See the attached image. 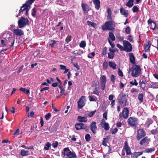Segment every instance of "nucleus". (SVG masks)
<instances>
[{
    "instance_id": "nucleus-54",
    "label": "nucleus",
    "mask_w": 158,
    "mask_h": 158,
    "mask_svg": "<svg viewBox=\"0 0 158 158\" xmlns=\"http://www.w3.org/2000/svg\"><path fill=\"white\" fill-rule=\"evenodd\" d=\"M52 132H56L57 129V125L54 124L52 127Z\"/></svg>"
},
{
    "instance_id": "nucleus-40",
    "label": "nucleus",
    "mask_w": 158,
    "mask_h": 158,
    "mask_svg": "<svg viewBox=\"0 0 158 158\" xmlns=\"http://www.w3.org/2000/svg\"><path fill=\"white\" fill-rule=\"evenodd\" d=\"M37 10L36 8L35 7H34L31 10V15H32L35 17V16L36 14Z\"/></svg>"
},
{
    "instance_id": "nucleus-7",
    "label": "nucleus",
    "mask_w": 158,
    "mask_h": 158,
    "mask_svg": "<svg viewBox=\"0 0 158 158\" xmlns=\"http://www.w3.org/2000/svg\"><path fill=\"white\" fill-rule=\"evenodd\" d=\"M30 6H29V5L27 4H24L21 6L19 13V16H20L23 14L24 11L25 10V15L26 16L28 15V12L30 8Z\"/></svg>"
},
{
    "instance_id": "nucleus-53",
    "label": "nucleus",
    "mask_w": 158,
    "mask_h": 158,
    "mask_svg": "<svg viewBox=\"0 0 158 158\" xmlns=\"http://www.w3.org/2000/svg\"><path fill=\"white\" fill-rule=\"evenodd\" d=\"M116 46L121 51H124V47H123L119 44H116Z\"/></svg>"
},
{
    "instance_id": "nucleus-51",
    "label": "nucleus",
    "mask_w": 158,
    "mask_h": 158,
    "mask_svg": "<svg viewBox=\"0 0 158 158\" xmlns=\"http://www.w3.org/2000/svg\"><path fill=\"white\" fill-rule=\"evenodd\" d=\"M127 40L131 42H133L134 40L133 36L131 35H128L127 36Z\"/></svg>"
},
{
    "instance_id": "nucleus-8",
    "label": "nucleus",
    "mask_w": 158,
    "mask_h": 158,
    "mask_svg": "<svg viewBox=\"0 0 158 158\" xmlns=\"http://www.w3.org/2000/svg\"><path fill=\"white\" fill-rule=\"evenodd\" d=\"M123 46L124 47V51L127 52H131L132 49V47L131 44L128 41L123 40Z\"/></svg>"
},
{
    "instance_id": "nucleus-48",
    "label": "nucleus",
    "mask_w": 158,
    "mask_h": 158,
    "mask_svg": "<svg viewBox=\"0 0 158 158\" xmlns=\"http://www.w3.org/2000/svg\"><path fill=\"white\" fill-rule=\"evenodd\" d=\"M91 137L89 134H86L85 136V138L86 141H89L91 139Z\"/></svg>"
},
{
    "instance_id": "nucleus-62",
    "label": "nucleus",
    "mask_w": 158,
    "mask_h": 158,
    "mask_svg": "<svg viewBox=\"0 0 158 158\" xmlns=\"http://www.w3.org/2000/svg\"><path fill=\"white\" fill-rule=\"evenodd\" d=\"M106 83H100L101 85V89L102 90H104L105 88Z\"/></svg>"
},
{
    "instance_id": "nucleus-39",
    "label": "nucleus",
    "mask_w": 158,
    "mask_h": 158,
    "mask_svg": "<svg viewBox=\"0 0 158 158\" xmlns=\"http://www.w3.org/2000/svg\"><path fill=\"white\" fill-rule=\"evenodd\" d=\"M153 23L155 25L154 27V28H152L153 30H154L156 28V23L153 21H152L151 19H149L148 21V24H150Z\"/></svg>"
},
{
    "instance_id": "nucleus-4",
    "label": "nucleus",
    "mask_w": 158,
    "mask_h": 158,
    "mask_svg": "<svg viewBox=\"0 0 158 158\" xmlns=\"http://www.w3.org/2000/svg\"><path fill=\"white\" fill-rule=\"evenodd\" d=\"M117 100L118 104L122 105L123 107L127 106V98L125 93H121L119 94Z\"/></svg>"
},
{
    "instance_id": "nucleus-47",
    "label": "nucleus",
    "mask_w": 158,
    "mask_h": 158,
    "mask_svg": "<svg viewBox=\"0 0 158 158\" xmlns=\"http://www.w3.org/2000/svg\"><path fill=\"white\" fill-rule=\"evenodd\" d=\"M108 66V65L107 62L106 60H105L103 64V69H106L107 68Z\"/></svg>"
},
{
    "instance_id": "nucleus-28",
    "label": "nucleus",
    "mask_w": 158,
    "mask_h": 158,
    "mask_svg": "<svg viewBox=\"0 0 158 158\" xmlns=\"http://www.w3.org/2000/svg\"><path fill=\"white\" fill-rule=\"evenodd\" d=\"M108 64L109 66L113 69H115L116 67V64L112 61H109Z\"/></svg>"
},
{
    "instance_id": "nucleus-2",
    "label": "nucleus",
    "mask_w": 158,
    "mask_h": 158,
    "mask_svg": "<svg viewBox=\"0 0 158 158\" xmlns=\"http://www.w3.org/2000/svg\"><path fill=\"white\" fill-rule=\"evenodd\" d=\"M141 71V68L139 65H133L131 68L129 69L128 73H130L131 72V76L136 77L139 76Z\"/></svg>"
},
{
    "instance_id": "nucleus-17",
    "label": "nucleus",
    "mask_w": 158,
    "mask_h": 158,
    "mask_svg": "<svg viewBox=\"0 0 158 158\" xmlns=\"http://www.w3.org/2000/svg\"><path fill=\"white\" fill-rule=\"evenodd\" d=\"M150 141V139L148 138V137L146 136L142 139L140 142L139 144L141 145H143L145 143H147L148 144L149 143V142Z\"/></svg>"
},
{
    "instance_id": "nucleus-55",
    "label": "nucleus",
    "mask_w": 158,
    "mask_h": 158,
    "mask_svg": "<svg viewBox=\"0 0 158 158\" xmlns=\"http://www.w3.org/2000/svg\"><path fill=\"white\" fill-rule=\"evenodd\" d=\"M51 115L50 113H48L47 114H46L45 116V117L46 119V120H48L51 117Z\"/></svg>"
},
{
    "instance_id": "nucleus-56",
    "label": "nucleus",
    "mask_w": 158,
    "mask_h": 158,
    "mask_svg": "<svg viewBox=\"0 0 158 158\" xmlns=\"http://www.w3.org/2000/svg\"><path fill=\"white\" fill-rule=\"evenodd\" d=\"M125 32L128 34H130L131 32V28L129 27H127L125 29Z\"/></svg>"
},
{
    "instance_id": "nucleus-36",
    "label": "nucleus",
    "mask_w": 158,
    "mask_h": 158,
    "mask_svg": "<svg viewBox=\"0 0 158 158\" xmlns=\"http://www.w3.org/2000/svg\"><path fill=\"white\" fill-rule=\"evenodd\" d=\"M106 77L105 76L103 75L101 77L100 83H106Z\"/></svg>"
},
{
    "instance_id": "nucleus-20",
    "label": "nucleus",
    "mask_w": 158,
    "mask_h": 158,
    "mask_svg": "<svg viewBox=\"0 0 158 158\" xmlns=\"http://www.w3.org/2000/svg\"><path fill=\"white\" fill-rule=\"evenodd\" d=\"M77 120L80 122L86 123L87 122V118L85 117L79 116L77 118Z\"/></svg>"
},
{
    "instance_id": "nucleus-12",
    "label": "nucleus",
    "mask_w": 158,
    "mask_h": 158,
    "mask_svg": "<svg viewBox=\"0 0 158 158\" xmlns=\"http://www.w3.org/2000/svg\"><path fill=\"white\" fill-rule=\"evenodd\" d=\"M75 127L77 130L85 129L86 131H88V127L86 125L82 123H77L75 125Z\"/></svg>"
},
{
    "instance_id": "nucleus-46",
    "label": "nucleus",
    "mask_w": 158,
    "mask_h": 158,
    "mask_svg": "<svg viewBox=\"0 0 158 158\" xmlns=\"http://www.w3.org/2000/svg\"><path fill=\"white\" fill-rule=\"evenodd\" d=\"M86 45V44L85 41L82 40L81 41V42L79 44V46L80 47L83 48L85 47Z\"/></svg>"
},
{
    "instance_id": "nucleus-26",
    "label": "nucleus",
    "mask_w": 158,
    "mask_h": 158,
    "mask_svg": "<svg viewBox=\"0 0 158 158\" xmlns=\"http://www.w3.org/2000/svg\"><path fill=\"white\" fill-rule=\"evenodd\" d=\"M143 153V152H134L131 155V156L133 158L134 157L137 158L139 156L142 154Z\"/></svg>"
},
{
    "instance_id": "nucleus-9",
    "label": "nucleus",
    "mask_w": 158,
    "mask_h": 158,
    "mask_svg": "<svg viewBox=\"0 0 158 158\" xmlns=\"http://www.w3.org/2000/svg\"><path fill=\"white\" fill-rule=\"evenodd\" d=\"M129 114V110L128 108L125 107L122 112L120 113L119 114V118L121 119L123 117L125 119L127 118Z\"/></svg>"
},
{
    "instance_id": "nucleus-1",
    "label": "nucleus",
    "mask_w": 158,
    "mask_h": 158,
    "mask_svg": "<svg viewBox=\"0 0 158 158\" xmlns=\"http://www.w3.org/2000/svg\"><path fill=\"white\" fill-rule=\"evenodd\" d=\"M15 39L10 36L9 34H4L3 39L1 40V46L12 47L13 46L15 42Z\"/></svg>"
},
{
    "instance_id": "nucleus-14",
    "label": "nucleus",
    "mask_w": 158,
    "mask_h": 158,
    "mask_svg": "<svg viewBox=\"0 0 158 158\" xmlns=\"http://www.w3.org/2000/svg\"><path fill=\"white\" fill-rule=\"evenodd\" d=\"M13 31L14 34L17 36H21L24 35L23 31L21 29H14Z\"/></svg>"
},
{
    "instance_id": "nucleus-50",
    "label": "nucleus",
    "mask_w": 158,
    "mask_h": 158,
    "mask_svg": "<svg viewBox=\"0 0 158 158\" xmlns=\"http://www.w3.org/2000/svg\"><path fill=\"white\" fill-rule=\"evenodd\" d=\"M35 0H27L25 4H27L29 5V6H30V5H31Z\"/></svg>"
},
{
    "instance_id": "nucleus-43",
    "label": "nucleus",
    "mask_w": 158,
    "mask_h": 158,
    "mask_svg": "<svg viewBox=\"0 0 158 158\" xmlns=\"http://www.w3.org/2000/svg\"><path fill=\"white\" fill-rule=\"evenodd\" d=\"M155 150V148H147L145 150V152L147 153L151 152H152L154 151Z\"/></svg>"
},
{
    "instance_id": "nucleus-24",
    "label": "nucleus",
    "mask_w": 158,
    "mask_h": 158,
    "mask_svg": "<svg viewBox=\"0 0 158 158\" xmlns=\"http://www.w3.org/2000/svg\"><path fill=\"white\" fill-rule=\"evenodd\" d=\"M100 127L106 131H107L109 130L110 127L109 124L108 123H104V124H102V125L100 126Z\"/></svg>"
},
{
    "instance_id": "nucleus-23",
    "label": "nucleus",
    "mask_w": 158,
    "mask_h": 158,
    "mask_svg": "<svg viewBox=\"0 0 158 158\" xmlns=\"http://www.w3.org/2000/svg\"><path fill=\"white\" fill-rule=\"evenodd\" d=\"M81 6L83 12L84 13L86 12V9L89 8V6L88 4L86 3H82L81 5Z\"/></svg>"
},
{
    "instance_id": "nucleus-11",
    "label": "nucleus",
    "mask_w": 158,
    "mask_h": 158,
    "mask_svg": "<svg viewBox=\"0 0 158 158\" xmlns=\"http://www.w3.org/2000/svg\"><path fill=\"white\" fill-rule=\"evenodd\" d=\"M85 97L83 96H82L79 99V101L77 102V108L81 109L85 106Z\"/></svg>"
},
{
    "instance_id": "nucleus-60",
    "label": "nucleus",
    "mask_w": 158,
    "mask_h": 158,
    "mask_svg": "<svg viewBox=\"0 0 158 158\" xmlns=\"http://www.w3.org/2000/svg\"><path fill=\"white\" fill-rule=\"evenodd\" d=\"M19 129H18L15 131L13 135L15 137L17 136L18 135H19Z\"/></svg>"
},
{
    "instance_id": "nucleus-30",
    "label": "nucleus",
    "mask_w": 158,
    "mask_h": 158,
    "mask_svg": "<svg viewBox=\"0 0 158 158\" xmlns=\"http://www.w3.org/2000/svg\"><path fill=\"white\" fill-rule=\"evenodd\" d=\"M110 138L109 136H107L106 137L104 138L102 141V144L105 146H107L106 143L108 142Z\"/></svg>"
},
{
    "instance_id": "nucleus-41",
    "label": "nucleus",
    "mask_w": 158,
    "mask_h": 158,
    "mask_svg": "<svg viewBox=\"0 0 158 158\" xmlns=\"http://www.w3.org/2000/svg\"><path fill=\"white\" fill-rule=\"evenodd\" d=\"M110 81L112 82L113 84H114L115 82V80L116 79V77L113 74H112L110 76Z\"/></svg>"
},
{
    "instance_id": "nucleus-58",
    "label": "nucleus",
    "mask_w": 158,
    "mask_h": 158,
    "mask_svg": "<svg viewBox=\"0 0 158 158\" xmlns=\"http://www.w3.org/2000/svg\"><path fill=\"white\" fill-rule=\"evenodd\" d=\"M96 112V110H94L90 112L88 114V116L89 117H91L93 116L95 113Z\"/></svg>"
},
{
    "instance_id": "nucleus-13",
    "label": "nucleus",
    "mask_w": 158,
    "mask_h": 158,
    "mask_svg": "<svg viewBox=\"0 0 158 158\" xmlns=\"http://www.w3.org/2000/svg\"><path fill=\"white\" fill-rule=\"evenodd\" d=\"M89 126L90 129L92 133L94 134H96L97 130V127L96 126V123L94 121H93L92 122Z\"/></svg>"
},
{
    "instance_id": "nucleus-31",
    "label": "nucleus",
    "mask_w": 158,
    "mask_h": 158,
    "mask_svg": "<svg viewBox=\"0 0 158 158\" xmlns=\"http://www.w3.org/2000/svg\"><path fill=\"white\" fill-rule=\"evenodd\" d=\"M147 82L146 81H142L140 80L139 82V84L140 86L143 89H144L145 87V83H146Z\"/></svg>"
},
{
    "instance_id": "nucleus-35",
    "label": "nucleus",
    "mask_w": 158,
    "mask_h": 158,
    "mask_svg": "<svg viewBox=\"0 0 158 158\" xmlns=\"http://www.w3.org/2000/svg\"><path fill=\"white\" fill-rule=\"evenodd\" d=\"M99 87H95L93 92V94H96L98 96H99L100 93L99 91Z\"/></svg>"
},
{
    "instance_id": "nucleus-52",
    "label": "nucleus",
    "mask_w": 158,
    "mask_h": 158,
    "mask_svg": "<svg viewBox=\"0 0 158 158\" xmlns=\"http://www.w3.org/2000/svg\"><path fill=\"white\" fill-rule=\"evenodd\" d=\"M139 10V8L136 6H134L132 8V10L133 12H138Z\"/></svg>"
},
{
    "instance_id": "nucleus-19",
    "label": "nucleus",
    "mask_w": 158,
    "mask_h": 158,
    "mask_svg": "<svg viewBox=\"0 0 158 158\" xmlns=\"http://www.w3.org/2000/svg\"><path fill=\"white\" fill-rule=\"evenodd\" d=\"M151 46V42L148 40L146 43H145L143 47L145 52H148Z\"/></svg>"
},
{
    "instance_id": "nucleus-27",
    "label": "nucleus",
    "mask_w": 158,
    "mask_h": 158,
    "mask_svg": "<svg viewBox=\"0 0 158 158\" xmlns=\"http://www.w3.org/2000/svg\"><path fill=\"white\" fill-rule=\"evenodd\" d=\"M20 154L22 156H24L28 155L29 154V152L23 149L21 151Z\"/></svg>"
},
{
    "instance_id": "nucleus-6",
    "label": "nucleus",
    "mask_w": 158,
    "mask_h": 158,
    "mask_svg": "<svg viewBox=\"0 0 158 158\" xmlns=\"http://www.w3.org/2000/svg\"><path fill=\"white\" fill-rule=\"evenodd\" d=\"M138 119L134 117H130L127 122L129 125L135 127L138 124Z\"/></svg>"
},
{
    "instance_id": "nucleus-61",
    "label": "nucleus",
    "mask_w": 158,
    "mask_h": 158,
    "mask_svg": "<svg viewBox=\"0 0 158 158\" xmlns=\"http://www.w3.org/2000/svg\"><path fill=\"white\" fill-rule=\"evenodd\" d=\"M118 74L119 76L123 77V73L119 68L118 69Z\"/></svg>"
},
{
    "instance_id": "nucleus-15",
    "label": "nucleus",
    "mask_w": 158,
    "mask_h": 158,
    "mask_svg": "<svg viewBox=\"0 0 158 158\" xmlns=\"http://www.w3.org/2000/svg\"><path fill=\"white\" fill-rule=\"evenodd\" d=\"M123 149H125L126 152V155L131 154V152L130 148L128 146L127 141H126L124 143V147Z\"/></svg>"
},
{
    "instance_id": "nucleus-44",
    "label": "nucleus",
    "mask_w": 158,
    "mask_h": 158,
    "mask_svg": "<svg viewBox=\"0 0 158 158\" xmlns=\"http://www.w3.org/2000/svg\"><path fill=\"white\" fill-rule=\"evenodd\" d=\"M72 39V37L71 35H68L65 39V42L66 43L68 44L70 41Z\"/></svg>"
},
{
    "instance_id": "nucleus-29",
    "label": "nucleus",
    "mask_w": 158,
    "mask_h": 158,
    "mask_svg": "<svg viewBox=\"0 0 158 158\" xmlns=\"http://www.w3.org/2000/svg\"><path fill=\"white\" fill-rule=\"evenodd\" d=\"M134 0H129L126 5L129 8L131 7L134 5Z\"/></svg>"
},
{
    "instance_id": "nucleus-49",
    "label": "nucleus",
    "mask_w": 158,
    "mask_h": 158,
    "mask_svg": "<svg viewBox=\"0 0 158 158\" xmlns=\"http://www.w3.org/2000/svg\"><path fill=\"white\" fill-rule=\"evenodd\" d=\"M107 52V48L106 47H104L102 53V55H104L106 54Z\"/></svg>"
},
{
    "instance_id": "nucleus-45",
    "label": "nucleus",
    "mask_w": 158,
    "mask_h": 158,
    "mask_svg": "<svg viewBox=\"0 0 158 158\" xmlns=\"http://www.w3.org/2000/svg\"><path fill=\"white\" fill-rule=\"evenodd\" d=\"M153 122V121L151 119H148V121L146 122V123L147 125V127H149L150 125Z\"/></svg>"
},
{
    "instance_id": "nucleus-3",
    "label": "nucleus",
    "mask_w": 158,
    "mask_h": 158,
    "mask_svg": "<svg viewBox=\"0 0 158 158\" xmlns=\"http://www.w3.org/2000/svg\"><path fill=\"white\" fill-rule=\"evenodd\" d=\"M115 27V23L114 21H107L103 25L102 29L103 31H114Z\"/></svg>"
},
{
    "instance_id": "nucleus-59",
    "label": "nucleus",
    "mask_w": 158,
    "mask_h": 158,
    "mask_svg": "<svg viewBox=\"0 0 158 158\" xmlns=\"http://www.w3.org/2000/svg\"><path fill=\"white\" fill-rule=\"evenodd\" d=\"M93 85L95 87H98L99 85V82L97 80H95L94 82Z\"/></svg>"
},
{
    "instance_id": "nucleus-22",
    "label": "nucleus",
    "mask_w": 158,
    "mask_h": 158,
    "mask_svg": "<svg viewBox=\"0 0 158 158\" xmlns=\"http://www.w3.org/2000/svg\"><path fill=\"white\" fill-rule=\"evenodd\" d=\"M87 23L89 26H91L95 28H97V24L94 22H92L89 21H87Z\"/></svg>"
},
{
    "instance_id": "nucleus-33",
    "label": "nucleus",
    "mask_w": 158,
    "mask_h": 158,
    "mask_svg": "<svg viewBox=\"0 0 158 158\" xmlns=\"http://www.w3.org/2000/svg\"><path fill=\"white\" fill-rule=\"evenodd\" d=\"M83 51L81 49H79L77 50H76L75 51H74L73 53L76 55V56L77 55H81L83 54Z\"/></svg>"
},
{
    "instance_id": "nucleus-32",
    "label": "nucleus",
    "mask_w": 158,
    "mask_h": 158,
    "mask_svg": "<svg viewBox=\"0 0 158 158\" xmlns=\"http://www.w3.org/2000/svg\"><path fill=\"white\" fill-rule=\"evenodd\" d=\"M144 95L143 93L139 94L138 97V98L140 102V103H141L143 101V98Z\"/></svg>"
},
{
    "instance_id": "nucleus-16",
    "label": "nucleus",
    "mask_w": 158,
    "mask_h": 158,
    "mask_svg": "<svg viewBox=\"0 0 158 158\" xmlns=\"http://www.w3.org/2000/svg\"><path fill=\"white\" fill-rule=\"evenodd\" d=\"M95 8L97 10H99L100 7V2L99 0H92Z\"/></svg>"
},
{
    "instance_id": "nucleus-5",
    "label": "nucleus",
    "mask_w": 158,
    "mask_h": 158,
    "mask_svg": "<svg viewBox=\"0 0 158 158\" xmlns=\"http://www.w3.org/2000/svg\"><path fill=\"white\" fill-rule=\"evenodd\" d=\"M29 20L27 18L21 17L18 21V27L20 28H22L26 25H29Z\"/></svg>"
},
{
    "instance_id": "nucleus-57",
    "label": "nucleus",
    "mask_w": 158,
    "mask_h": 158,
    "mask_svg": "<svg viewBox=\"0 0 158 158\" xmlns=\"http://www.w3.org/2000/svg\"><path fill=\"white\" fill-rule=\"evenodd\" d=\"M51 41L52 42V44H49V45L51 46L52 47H53L55 46V44L57 41L56 40H51Z\"/></svg>"
},
{
    "instance_id": "nucleus-38",
    "label": "nucleus",
    "mask_w": 158,
    "mask_h": 158,
    "mask_svg": "<svg viewBox=\"0 0 158 158\" xmlns=\"http://www.w3.org/2000/svg\"><path fill=\"white\" fill-rule=\"evenodd\" d=\"M19 90L27 94H29L30 91L29 89L26 90L25 88H23L22 87H21L19 89Z\"/></svg>"
},
{
    "instance_id": "nucleus-25",
    "label": "nucleus",
    "mask_w": 158,
    "mask_h": 158,
    "mask_svg": "<svg viewBox=\"0 0 158 158\" xmlns=\"http://www.w3.org/2000/svg\"><path fill=\"white\" fill-rule=\"evenodd\" d=\"M120 12L122 15H124L126 17H127L128 13L126 12V10L123 7L121 8Z\"/></svg>"
},
{
    "instance_id": "nucleus-21",
    "label": "nucleus",
    "mask_w": 158,
    "mask_h": 158,
    "mask_svg": "<svg viewBox=\"0 0 158 158\" xmlns=\"http://www.w3.org/2000/svg\"><path fill=\"white\" fill-rule=\"evenodd\" d=\"M128 55L130 61L132 64H134L135 63V57L133 54L131 53H129Z\"/></svg>"
},
{
    "instance_id": "nucleus-63",
    "label": "nucleus",
    "mask_w": 158,
    "mask_h": 158,
    "mask_svg": "<svg viewBox=\"0 0 158 158\" xmlns=\"http://www.w3.org/2000/svg\"><path fill=\"white\" fill-rule=\"evenodd\" d=\"M89 98L90 101V102L96 101L95 99L92 96H89Z\"/></svg>"
},
{
    "instance_id": "nucleus-42",
    "label": "nucleus",
    "mask_w": 158,
    "mask_h": 158,
    "mask_svg": "<svg viewBox=\"0 0 158 158\" xmlns=\"http://www.w3.org/2000/svg\"><path fill=\"white\" fill-rule=\"evenodd\" d=\"M108 58L109 59H113L114 56V53L113 52H109L108 53Z\"/></svg>"
},
{
    "instance_id": "nucleus-64",
    "label": "nucleus",
    "mask_w": 158,
    "mask_h": 158,
    "mask_svg": "<svg viewBox=\"0 0 158 158\" xmlns=\"http://www.w3.org/2000/svg\"><path fill=\"white\" fill-rule=\"evenodd\" d=\"M108 42L109 43V44H110V46H111V47H112V48H114L115 47V45L114 44V42H111L109 38H108Z\"/></svg>"
},
{
    "instance_id": "nucleus-37",
    "label": "nucleus",
    "mask_w": 158,
    "mask_h": 158,
    "mask_svg": "<svg viewBox=\"0 0 158 158\" xmlns=\"http://www.w3.org/2000/svg\"><path fill=\"white\" fill-rule=\"evenodd\" d=\"M109 36L112 41L115 40V38L114 34L111 32H109Z\"/></svg>"
},
{
    "instance_id": "nucleus-34",
    "label": "nucleus",
    "mask_w": 158,
    "mask_h": 158,
    "mask_svg": "<svg viewBox=\"0 0 158 158\" xmlns=\"http://www.w3.org/2000/svg\"><path fill=\"white\" fill-rule=\"evenodd\" d=\"M69 151H70V149L68 147L65 148H64L63 152H62V153L64 156L66 155L67 157V154H68V152Z\"/></svg>"
},
{
    "instance_id": "nucleus-10",
    "label": "nucleus",
    "mask_w": 158,
    "mask_h": 158,
    "mask_svg": "<svg viewBox=\"0 0 158 158\" xmlns=\"http://www.w3.org/2000/svg\"><path fill=\"white\" fill-rule=\"evenodd\" d=\"M146 135V132L143 129H140L137 131L136 139L137 140L139 141L142 138H143Z\"/></svg>"
},
{
    "instance_id": "nucleus-18",
    "label": "nucleus",
    "mask_w": 158,
    "mask_h": 158,
    "mask_svg": "<svg viewBox=\"0 0 158 158\" xmlns=\"http://www.w3.org/2000/svg\"><path fill=\"white\" fill-rule=\"evenodd\" d=\"M67 157L68 158H76L77 156L75 152H71L70 150V151L68 152V154H67Z\"/></svg>"
}]
</instances>
